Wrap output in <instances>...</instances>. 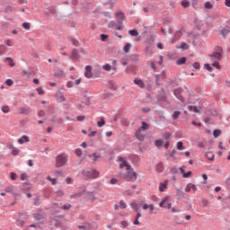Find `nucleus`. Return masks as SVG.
<instances>
[{"label":"nucleus","mask_w":230,"mask_h":230,"mask_svg":"<svg viewBox=\"0 0 230 230\" xmlns=\"http://www.w3.org/2000/svg\"><path fill=\"white\" fill-rule=\"evenodd\" d=\"M124 14L122 12H117L116 13V19L118 20V22H121L124 19Z\"/></svg>","instance_id":"obj_18"},{"label":"nucleus","mask_w":230,"mask_h":230,"mask_svg":"<svg viewBox=\"0 0 230 230\" xmlns=\"http://www.w3.org/2000/svg\"><path fill=\"white\" fill-rule=\"evenodd\" d=\"M163 146V141L162 140H157L155 142V146L160 148Z\"/></svg>","instance_id":"obj_51"},{"label":"nucleus","mask_w":230,"mask_h":230,"mask_svg":"<svg viewBox=\"0 0 230 230\" xmlns=\"http://www.w3.org/2000/svg\"><path fill=\"white\" fill-rule=\"evenodd\" d=\"M22 27L25 30H30V28L31 27V24L30 22H23Z\"/></svg>","instance_id":"obj_37"},{"label":"nucleus","mask_w":230,"mask_h":230,"mask_svg":"<svg viewBox=\"0 0 230 230\" xmlns=\"http://www.w3.org/2000/svg\"><path fill=\"white\" fill-rule=\"evenodd\" d=\"M164 164L162 163L158 164L157 166H156V171L158 172H164Z\"/></svg>","instance_id":"obj_22"},{"label":"nucleus","mask_w":230,"mask_h":230,"mask_svg":"<svg viewBox=\"0 0 230 230\" xmlns=\"http://www.w3.org/2000/svg\"><path fill=\"white\" fill-rule=\"evenodd\" d=\"M2 111L4 113H9L10 112V108L8 106H3Z\"/></svg>","instance_id":"obj_40"},{"label":"nucleus","mask_w":230,"mask_h":230,"mask_svg":"<svg viewBox=\"0 0 230 230\" xmlns=\"http://www.w3.org/2000/svg\"><path fill=\"white\" fill-rule=\"evenodd\" d=\"M205 68H206L207 70H208L209 72H212V71H213L212 66H210V65H208V63H207V64L205 65Z\"/></svg>","instance_id":"obj_52"},{"label":"nucleus","mask_w":230,"mask_h":230,"mask_svg":"<svg viewBox=\"0 0 230 230\" xmlns=\"http://www.w3.org/2000/svg\"><path fill=\"white\" fill-rule=\"evenodd\" d=\"M192 189V183H189L186 188H185V191L186 192H190V190Z\"/></svg>","instance_id":"obj_48"},{"label":"nucleus","mask_w":230,"mask_h":230,"mask_svg":"<svg viewBox=\"0 0 230 230\" xmlns=\"http://www.w3.org/2000/svg\"><path fill=\"white\" fill-rule=\"evenodd\" d=\"M42 217H43V216H41V215H39V214L34 215V218H36L37 220H40V219H42Z\"/></svg>","instance_id":"obj_56"},{"label":"nucleus","mask_w":230,"mask_h":230,"mask_svg":"<svg viewBox=\"0 0 230 230\" xmlns=\"http://www.w3.org/2000/svg\"><path fill=\"white\" fill-rule=\"evenodd\" d=\"M127 208L126 203L123 200L119 202V208L125 209Z\"/></svg>","instance_id":"obj_43"},{"label":"nucleus","mask_w":230,"mask_h":230,"mask_svg":"<svg viewBox=\"0 0 230 230\" xmlns=\"http://www.w3.org/2000/svg\"><path fill=\"white\" fill-rule=\"evenodd\" d=\"M5 84L8 86L13 85V81L12 79H6Z\"/></svg>","instance_id":"obj_45"},{"label":"nucleus","mask_w":230,"mask_h":230,"mask_svg":"<svg viewBox=\"0 0 230 230\" xmlns=\"http://www.w3.org/2000/svg\"><path fill=\"white\" fill-rule=\"evenodd\" d=\"M84 76L86 78H92L93 76V74L92 72V66H90L89 65L85 66Z\"/></svg>","instance_id":"obj_8"},{"label":"nucleus","mask_w":230,"mask_h":230,"mask_svg":"<svg viewBox=\"0 0 230 230\" xmlns=\"http://www.w3.org/2000/svg\"><path fill=\"white\" fill-rule=\"evenodd\" d=\"M71 58L73 60H76L78 58V54H77L76 50H72Z\"/></svg>","instance_id":"obj_26"},{"label":"nucleus","mask_w":230,"mask_h":230,"mask_svg":"<svg viewBox=\"0 0 230 230\" xmlns=\"http://www.w3.org/2000/svg\"><path fill=\"white\" fill-rule=\"evenodd\" d=\"M130 207L135 209L136 212L139 213L138 212V208H137V204L136 202H133L130 204Z\"/></svg>","instance_id":"obj_33"},{"label":"nucleus","mask_w":230,"mask_h":230,"mask_svg":"<svg viewBox=\"0 0 230 230\" xmlns=\"http://www.w3.org/2000/svg\"><path fill=\"white\" fill-rule=\"evenodd\" d=\"M193 67H194L195 69H199V67H200L199 63H194V64H193Z\"/></svg>","instance_id":"obj_61"},{"label":"nucleus","mask_w":230,"mask_h":230,"mask_svg":"<svg viewBox=\"0 0 230 230\" xmlns=\"http://www.w3.org/2000/svg\"><path fill=\"white\" fill-rule=\"evenodd\" d=\"M148 128H149V126L146 122H143L142 123V127L139 129L145 131V130H146Z\"/></svg>","instance_id":"obj_34"},{"label":"nucleus","mask_w":230,"mask_h":230,"mask_svg":"<svg viewBox=\"0 0 230 230\" xmlns=\"http://www.w3.org/2000/svg\"><path fill=\"white\" fill-rule=\"evenodd\" d=\"M5 190H6V192L12 193V192H13V186L7 187L5 189Z\"/></svg>","instance_id":"obj_53"},{"label":"nucleus","mask_w":230,"mask_h":230,"mask_svg":"<svg viewBox=\"0 0 230 230\" xmlns=\"http://www.w3.org/2000/svg\"><path fill=\"white\" fill-rule=\"evenodd\" d=\"M181 4L182 5L183 8H188L190 6V1H188V0H181Z\"/></svg>","instance_id":"obj_23"},{"label":"nucleus","mask_w":230,"mask_h":230,"mask_svg":"<svg viewBox=\"0 0 230 230\" xmlns=\"http://www.w3.org/2000/svg\"><path fill=\"white\" fill-rule=\"evenodd\" d=\"M84 119H85L84 116H78V117L76 118L77 121H83Z\"/></svg>","instance_id":"obj_60"},{"label":"nucleus","mask_w":230,"mask_h":230,"mask_svg":"<svg viewBox=\"0 0 230 230\" xmlns=\"http://www.w3.org/2000/svg\"><path fill=\"white\" fill-rule=\"evenodd\" d=\"M189 110L190 111H194L195 113H200L201 108H197V106H189Z\"/></svg>","instance_id":"obj_19"},{"label":"nucleus","mask_w":230,"mask_h":230,"mask_svg":"<svg viewBox=\"0 0 230 230\" xmlns=\"http://www.w3.org/2000/svg\"><path fill=\"white\" fill-rule=\"evenodd\" d=\"M136 137L138 140L143 141L145 138V135L142 133L141 128H138V130L136 132Z\"/></svg>","instance_id":"obj_11"},{"label":"nucleus","mask_w":230,"mask_h":230,"mask_svg":"<svg viewBox=\"0 0 230 230\" xmlns=\"http://www.w3.org/2000/svg\"><path fill=\"white\" fill-rule=\"evenodd\" d=\"M177 149L180 150V151L184 150V146H183L182 142H178L177 143Z\"/></svg>","instance_id":"obj_35"},{"label":"nucleus","mask_w":230,"mask_h":230,"mask_svg":"<svg viewBox=\"0 0 230 230\" xmlns=\"http://www.w3.org/2000/svg\"><path fill=\"white\" fill-rule=\"evenodd\" d=\"M119 162H121V164H119V168L122 169L124 167H126V171L128 170V167H131L130 165L128 164V163L126 162V160L122 157H119L118 159Z\"/></svg>","instance_id":"obj_10"},{"label":"nucleus","mask_w":230,"mask_h":230,"mask_svg":"<svg viewBox=\"0 0 230 230\" xmlns=\"http://www.w3.org/2000/svg\"><path fill=\"white\" fill-rule=\"evenodd\" d=\"M5 60L8 62L11 67L15 66V63H13V59H12V58H6Z\"/></svg>","instance_id":"obj_24"},{"label":"nucleus","mask_w":230,"mask_h":230,"mask_svg":"<svg viewBox=\"0 0 230 230\" xmlns=\"http://www.w3.org/2000/svg\"><path fill=\"white\" fill-rule=\"evenodd\" d=\"M30 142V137H26V136H23L20 139H18V143L20 145H22L24 143H29Z\"/></svg>","instance_id":"obj_13"},{"label":"nucleus","mask_w":230,"mask_h":230,"mask_svg":"<svg viewBox=\"0 0 230 230\" xmlns=\"http://www.w3.org/2000/svg\"><path fill=\"white\" fill-rule=\"evenodd\" d=\"M116 65H117V61H116V59H113L112 60V70L113 71H115V72H117V66H116Z\"/></svg>","instance_id":"obj_41"},{"label":"nucleus","mask_w":230,"mask_h":230,"mask_svg":"<svg viewBox=\"0 0 230 230\" xmlns=\"http://www.w3.org/2000/svg\"><path fill=\"white\" fill-rule=\"evenodd\" d=\"M219 33L226 38L230 33V28L228 26L226 27H220L219 28Z\"/></svg>","instance_id":"obj_7"},{"label":"nucleus","mask_w":230,"mask_h":230,"mask_svg":"<svg viewBox=\"0 0 230 230\" xmlns=\"http://www.w3.org/2000/svg\"><path fill=\"white\" fill-rule=\"evenodd\" d=\"M47 180L51 181L52 185H56L57 184V180L56 179H52L49 176H48Z\"/></svg>","instance_id":"obj_44"},{"label":"nucleus","mask_w":230,"mask_h":230,"mask_svg":"<svg viewBox=\"0 0 230 230\" xmlns=\"http://www.w3.org/2000/svg\"><path fill=\"white\" fill-rule=\"evenodd\" d=\"M85 218H86V217L84 215H80L78 219H79V221H83Z\"/></svg>","instance_id":"obj_63"},{"label":"nucleus","mask_w":230,"mask_h":230,"mask_svg":"<svg viewBox=\"0 0 230 230\" xmlns=\"http://www.w3.org/2000/svg\"><path fill=\"white\" fill-rule=\"evenodd\" d=\"M205 9L207 10H212L214 8V5L211 2L207 1L204 5Z\"/></svg>","instance_id":"obj_20"},{"label":"nucleus","mask_w":230,"mask_h":230,"mask_svg":"<svg viewBox=\"0 0 230 230\" xmlns=\"http://www.w3.org/2000/svg\"><path fill=\"white\" fill-rule=\"evenodd\" d=\"M102 69H103L104 71L110 72V71L112 69V66H110V65L107 63L106 65H103V66H102Z\"/></svg>","instance_id":"obj_25"},{"label":"nucleus","mask_w":230,"mask_h":230,"mask_svg":"<svg viewBox=\"0 0 230 230\" xmlns=\"http://www.w3.org/2000/svg\"><path fill=\"white\" fill-rule=\"evenodd\" d=\"M185 62H186V58H181L180 59H178V61H176V64L178 66H181V65L185 64Z\"/></svg>","instance_id":"obj_27"},{"label":"nucleus","mask_w":230,"mask_h":230,"mask_svg":"<svg viewBox=\"0 0 230 230\" xmlns=\"http://www.w3.org/2000/svg\"><path fill=\"white\" fill-rule=\"evenodd\" d=\"M89 157H93V162L95 163L97 159L101 158V155H97L96 154H93V155H89Z\"/></svg>","instance_id":"obj_38"},{"label":"nucleus","mask_w":230,"mask_h":230,"mask_svg":"<svg viewBox=\"0 0 230 230\" xmlns=\"http://www.w3.org/2000/svg\"><path fill=\"white\" fill-rule=\"evenodd\" d=\"M192 172H185L182 176L183 178H190L191 176Z\"/></svg>","instance_id":"obj_54"},{"label":"nucleus","mask_w":230,"mask_h":230,"mask_svg":"<svg viewBox=\"0 0 230 230\" xmlns=\"http://www.w3.org/2000/svg\"><path fill=\"white\" fill-rule=\"evenodd\" d=\"M21 180L22 181H28V175H26V173H23L21 175Z\"/></svg>","instance_id":"obj_55"},{"label":"nucleus","mask_w":230,"mask_h":230,"mask_svg":"<svg viewBox=\"0 0 230 230\" xmlns=\"http://www.w3.org/2000/svg\"><path fill=\"white\" fill-rule=\"evenodd\" d=\"M80 230H92L93 226L89 222L80 223L77 226Z\"/></svg>","instance_id":"obj_5"},{"label":"nucleus","mask_w":230,"mask_h":230,"mask_svg":"<svg viewBox=\"0 0 230 230\" xmlns=\"http://www.w3.org/2000/svg\"><path fill=\"white\" fill-rule=\"evenodd\" d=\"M55 76L56 77L65 76V74H64L63 70H58V72L55 73Z\"/></svg>","instance_id":"obj_32"},{"label":"nucleus","mask_w":230,"mask_h":230,"mask_svg":"<svg viewBox=\"0 0 230 230\" xmlns=\"http://www.w3.org/2000/svg\"><path fill=\"white\" fill-rule=\"evenodd\" d=\"M75 154L76 155V156L81 157L83 155V152L81 149L77 148L75 149Z\"/></svg>","instance_id":"obj_39"},{"label":"nucleus","mask_w":230,"mask_h":230,"mask_svg":"<svg viewBox=\"0 0 230 230\" xmlns=\"http://www.w3.org/2000/svg\"><path fill=\"white\" fill-rule=\"evenodd\" d=\"M120 176L128 181H135L137 180V174L133 172L131 166L128 167L126 173L121 172Z\"/></svg>","instance_id":"obj_2"},{"label":"nucleus","mask_w":230,"mask_h":230,"mask_svg":"<svg viewBox=\"0 0 230 230\" xmlns=\"http://www.w3.org/2000/svg\"><path fill=\"white\" fill-rule=\"evenodd\" d=\"M99 172L96 170L84 171L83 175L85 179H95L99 176Z\"/></svg>","instance_id":"obj_4"},{"label":"nucleus","mask_w":230,"mask_h":230,"mask_svg":"<svg viewBox=\"0 0 230 230\" xmlns=\"http://www.w3.org/2000/svg\"><path fill=\"white\" fill-rule=\"evenodd\" d=\"M135 84H137L140 88H145V83L142 81V79H135L134 80Z\"/></svg>","instance_id":"obj_14"},{"label":"nucleus","mask_w":230,"mask_h":230,"mask_svg":"<svg viewBox=\"0 0 230 230\" xmlns=\"http://www.w3.org/2000/svg\"><path fill=\"white\" fill-rule=\"evenodd\" d=\"M120 224L123 228H127L129 226L128 222H127V221H121Z\"/></svg>","instance_id":"obj_50"},{"label":"nucleus","mask_w":230,"mask_h":230,"mask_svg":"<svg viewBox=\"0 0 230 230\" xmlns=\"http://www.w3.org/2000/svg\"><path fill=\"white\" fill-rule=\"evenodd\" d=\"M168 201H170V197H169V196L164 198L163 200H162V202L159 204V206H160L161 208H166L165 204H166ZM167 208H168V209H172V203H169V204L167 205Z\"/></svg>","instance_id":"obj_6"},{"label":"nucleus","mask_w":230,"mask_h":230,"mask_svg":"<svg viewBox=\"0 0 230 230\" xmlns=\"http://www.w3.org/2000/svg\"><path fill=\"white\" fill-rule=\"evenodd\" d=\"M70 208H71V205H69V204H66V205H65V206L62 207V208H63L64 210H68Z\"/></svg>","instance_id":"obj_58"},{"label":"nucleus","mask_w":230,"mask_h":230,"mask_svg":"<svg viewBox=\"0 0 230 230\" xmlns=\"http://www.w3.org/2000/svg\"><path fill=\"white\" fill-rule=\"evenodd\" d=\"M58 102H66V98L64 97V95H59V96L58 97Z\"/></svg>","instance_id":"obj_49"},{"label":"nucleus","mask_w":230,"mask_h":230,"mask_svg":"<svg viewBox=\"0 0 230 230\" xmlns=\"http://www.w3.org/2000/svg\"><path fill=\"white\" fill-rule=\"evenodd\" d=\"M67 162V155L66 154H61L56 158V166L60 168L64 166Z\"/></svg>","instance_id":"obj_3"},{"label":"nucleus","mask_w":230,"mask_h":230,"mask_svg":"<svg viewBox=\"0 0 230 230\" xmlns=\"http://www.w3.org/2000/svg\"><path fill=\"white\" fill-rule=\"evenodd\" d=\"M11 179H12L13 181H15V180L17 179V174H15V172H12V173H11Z\"/></svg>","instance_id":"obj_57"},{"label":"nucleus","mask_w":230,"mask_h":230,"mask_svg":"<svg viewBox=\"0 0 230 230\" xmlns=\"http://www.w3.org/2000/svg\"><path fill=\"white\" fill-rule=\"evenodd\" d=\"M128 33L133 36V37H137L138 35V32L137 30H129Z\"/></svg>","instance_id":"obj_31"},{"label":"nucleus","mask_w":230,"mask_h":230,"mask_svg":"<svg viewBox=\"0 0 230 230\" xmlns=\"http://www.w3.org/2000/svg\"><path fill=\"white\" fill-rule=\"evenodd\" d=\"M56 194H57V196H58V197H61V196L64 195L63 191H61V190L57 191Z\"/></svg>","instance_id":"obj_64"},{"label":"nucleus","mask_w":230,"mask_h":230,"mask_svg":"<svg viewBox=\"0 0 230 230\" xmlns=\"http://www.w3.org/2000/svg\"><path fill=\"white\" fill-rule=\"evenodd\" d=\"M66 182L67 184H72L73 183V180L71 178H66Z\"/></svg>","instance_id":"obj_62"},{"label":"nucleus","mask_w":230,"mask_h":230,"mask_svg":"<svg viewBox=\"0 0 230 230\" xmlns=\"http://www.w3.org/2000/svg\"><path fill=\"white\" fill-rule=\"evenodd\" d=\"M174 95L176 96V98L178 100H180L181 102H185L184 97H182L181 95V90L180 88H178L177 90H174Z\"/></svg>","instance_id":"obj_9"},{"label":"nucleus","mask_w":230,"mask_h":230,"mask_svg":"<svg viewBox=\"0 0 230 230\" xmlns=\"http://www.w3.org/2000/svg\"><path fill=\"white\" fill-rule=\"evenodd\" d=\"M167 186H168V181H165L164 182H161L159 184V190L161 192H164L167 189Z\"/></svg>","instance_id":"obj_12"},{"label":"nucleus","mask_w":230,"mask_h":230,"mask_svg":"<svg viewBox=\"0 0 230 230\" xmlns=\"http://www.w3.org/2000/svg\"><path fill=\"white\" fill-rule=\"evenodd\" d=\"M20 152H21V151H19V149H17V148L12 146V154H13V155H14V156L19 155V153H20Z\"/></svg>","instance_id":"obj_28"},{"label":"nucleus","mask_w":230,"mask_h":230,"mask_svg":"<svg viewBox=\"0 0 230 230\" xmlns=\"http://www.w3.org/2000/svg\"><path fill=\"white\" fill-rule=\"evenodd\" d=\"M12 11H13V6H12V5H5V7H4V12L5 13H10V12H12Z\"/></svg>","instance_id":"obj_29"},{"label":"nucleus","mask_w":230,"mask_h":230,"mask_svg":"<svg viewBox=\"0 0 230 230\" xmlns=\"http://www.w3.org/2000/svg\"><path fill=\"white\" fill-rule=\"evenodd\" d=\"M130 49H131L130 43H127V45H125V47H124V51H125L126 53H128L129 50H130Z\"/></svg>","instance_id":"obj_36"},{"label":"nucleus","mask_w":230,"mask_h":230,"mask_svg":"<svg viewBox=\"0 0 230 230\" xmlns=\"http://www.w3.org/2000/svg\"><path fill=\"white\" fill-rule=\"evenodd\" d=\"M181 115L180 111H175L172 115V119H177L179 118V116Z\"/></svg>","instance_id":"obj_46"},{"label":"nucleus","mask_w":230,"mask_h":230,"mask_svg":"<svg viewBox=\"0 0 230 230\" xmlns=\"http://www.w3.org/2000/svg\"><path fill=\"white\" fill-rule=\"evenodd\" d=\"M223 55H224V50L222 47H216L214 52L209 56L213 67L217 69L221 68L219 62L223 59Z\"/></svg>","instance_id":"obj_1"},{"label":"nucleus","mask_w":230,"mask_h":230,"mask_svg":"<svg viewBox=\"0 0 230 230\" xmlns=\"http://www.w3.org/2000/svg\"><path fill=\"white\" fill-rule=\"evenodd\" d=\"M20 113L25 116L30 115V108H20Z\"/></svg>","instance_id":"obj_16"},{"label":"nucleus","mask_w":230,"mask_h":230,"mask_svg":"<svg viewBox=\"0 0 230 230\" xmlns=\"http://www.w3.org/2000/svg\"><path fill=\"white\" fill-rule=\"evenodd\" d=\"M37 92L40 95L44 94V91L42 90V88H37Z\"/></svg>","instance_id":"obj_59"},{"label":"nucleus","mask_w":230,"mask_h":230,"mask_svg":"<svg viewBox=\"0 0 230 230\" xmlns=\"http://www.w3.org/2000/svg\"><path fill=\"white\" fill-rule=\"evenodd\" d=\"M108 38H109V35H107V34H101L102 41L105 42Z\"/></svg>","instance_id":"obj_42"},{"label":"nucleus","mask_w":230,"mask_h":230,"mask_svg":"<svg viewBox=\"0 0 230 230\" xmlns=\"http://www.w3.org/2000/svg\"><path fill=\"white\" fill-rule=\"evenodd\" d=\"M142 208H143L144 210H146L147 208H149L150 211H151L150 214H152V212L155 210V207H154L153 204H151V205L144 204V205L142 206Z\"/></svg>","instance_id":"obj_15"},{"label":"nucleus","mask_w":230,"mask_h":230,"mask_svg":"<svg viewBox=\"0 0 230 230\" xmlns=\"http://www.w3.org/2000/svg\"><path fill=\"white\" fill-rule=\"evenodd\" d=\"M4 44L7 47H13L15 45V43L13 41V40H5Z\"/></svg>","instance_id":"obj_21"},{"label":"nucleus","mask_w":230,"mask_h":230,"mask_svg":"<svg viewBox=\"0 0 230 230\" xmlns=\"http://www.w3.org/2000/svg\"><path fill=\"white\" fill-rule=\"evenodd\" d=\"M142 217V215L140 214V212H137V217L135 218V221L133 222V224L135 226H140V222H139V218Z\"/></svg>","instance_id":"obj_17"},{"label":"nucleus","mask_w":230,"mask_h":230,"mask_svg":"<svg viewBox=\"0 0 230 230\" xmlns=\"http://www.w3.org/2000/svg\"><path fill=\"white\" fill-rule=\"evenodd\" d=\"M221 133H222V132H221L220 130H217H217L214 131V134H213V135H214V137H215L216 138H217V137L221 135Z\"/></svg>","instance_id":"obj_47"},{"label":"nucleus","mask_w":230,"mask_h":230,"mask_svg":"<svg viewBox=\"0 0 230 230\" xmlns=\"http://www.w3.org/2000/svg\"><path fill=\"white\" fill-rule=\"evenodd\" d=\"M105 123L106 122H105L104 119L101 118V120L97 122V125H98L99 128H102L105 125Z\"/></svg>","instance_id":"obj_30"}]
</instances>
